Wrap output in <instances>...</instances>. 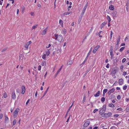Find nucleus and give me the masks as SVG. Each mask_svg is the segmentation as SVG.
Returning <instances> with one entry per match:
<instances>
[{
  "label": "nucleus",
  "mask_w": 129,
  "mask_h": 129,
  "mask_svg": "<svg viewBox=\"0 0 129 129\" xmlns=\"http://www.w3.org/2000/svg\"><path fill=\"white\" fill-rule=\"evenodd\" d=\"M19 111V110L18 109H16L14 111L13 113L14 114V117H17Z\"/></svg>",
  "instance_id": "nucleus-4"
},
{
  "label": "nucleus",
  "mask_w": 129,
  "mask_h": 129,
  "mask_svg": "<svg viewBox=\"0 0 129 129\" xmlns=\"http://www.w3.org/2000/svg\"><path fill=\"white\" fill-rule=\"evenodd\" d=\"M116 69H112V73L113 74H115L116 73Z\"/></svg>",
  "instance_id": "nucleus-16"
},
{
  "label": "nucleus",
  "mask_w": 129,
  "mask_h": 129,
  "mask_svg": "<svg viewBox=\"0 0 129 129\" xmlns=\"http://www.w3.org/2000/svg\"><path fill=\"white\" fill-rule=\"evenodd\" d=\"M85 12V11L83 10L82 11V12H81V14L80 15H81L82 16H83V15H84V13Z\"/></svg>",
  "instance_id": "nucleus-29"
},
{
  "label": "nucleus",
  "mask_w": 129,
  "mask_h": 129,
  "mask_svg": "<svg viewBox=\"0 0 129 129\" xmlns=\"http://www.w3.org/2000/svg\"><path fill=\"white\" fill-rule=\"evenodd\" d=\"M31 41H28L26 44H27L29 46V45L31 44Z\"/></svg>",
  "instance_id": "nucleus-50"
},
{
  "label": "nucleus",
  "mask_w": 129,
  "mask_h": 129,
  "mask_svg": "<svg viewBox=\"0 0 129 129\" xmlns=\"http://www.w3.org/2000/svg\"><path fill=\"white\" fill-rule=\"evenodd\" d=\"M67 81H65V82H64L63 84H62V85H63V87H64V85H65V84H66V83H67Z\"/></svg>",
  "instance_id": "nucleus-47"
},
{
  "label": "nucleus",
  "mask_w": 129,
  "mask_h": 129,
  "mask_svg": "<svg viewBox=\"0 0 129 129\" xmlns=\"http://www.w3.org/2000/svg\"><path fill=\"white\" fill-rule=\"evenodd\" d=\"M117 12L116 11H114L112 13V15L113 17H117L116 14Z\"/></svg>",
  "instance_id": "nucleus-12"
},
{
  "label": "nucleus",
  "mask_w": 129,
  "mask_h": 129,
  "mask_svg": "<svg viewBox=\"0 0 129 129\" xmlns=\"http://www.w3.org/2000/svg\"><path fill=\"white\" fill-rule=\"evenodd\" d=\"M16 92L18 93H19L20 91V90L19 88H17L16 90Z\"/></svg>",
  "instance_id": "nucleus-62"
},
{
  "label": "nucleus",
  "mask_w": 129,
  "mask_h": 129,
  "mask_svg": "<svg viewBox=\"0 0 129 129\" xmlns=\"http://www.w3.org/2000/svg\"><path fill=\"white\" fill-rule=\"evenodd\" d=\"M105 98L104 97H102L101 99V101L102 102H103L105 101Z\"/></svg>",
  "instance_id": "nucleus-32"
},
{
  "label": "nucleus",
  "mask_w": 129,
  "mask_h": 129,
  "mask_svg": "<svg viewBox=\"0 0 129 129\" xmlns=\"http://www.w3.org/2000/svg\"><path fill=\"white\" fill-rule=\"evenodd\" d=\"M70 12H65L64 13V14L65 15H67L69 14H70Z\"/></svg>",
  "instance_id": "nucleus-39"
},
{
  "label": "nucleus",
  "mask_w": 129,
  "mask_h": 129,
  "mask_svg": "<svg viewBox=\"0 0 129 129\" xmlns=\"http://www.w3.org/2000/svg\"><path fill=\"white\" fill-rule=\"evenodd\" d=\"M124 48L125 47H123L121 48L120 49V52H122Z\"/></svg>",
  "instance_id": "nucleus-36"
},
{
  "label": "nucleus",
  "mask_w": 129,
  "mask_h": 129,
  "mask_svg": "<svg viewBox=\"0 0 129 129\" xmlns=\"http://www.w3.org/2000/svg\"><path fill=\"white\" fill-rule=\"evenodd\" d=\"M7 48H5L3 50H2L1 51L2 52H3L4 51H6L7 50Z\"/></svg>",
  "instance_id": "nucleus-54"
},
{
  "label": "nucleus",
  "mask_w": 129,
  "mask_h": 129,
  "mask_svg": "<svg viewBox=\"0 0 129 129\" xmlns=\"http://www.w3.org/2000/svg\"><path fill=\"white\" fill-rule=\"evenodd\" d=\"M112 113L111 112H108V113H104L102 116L103 117H108L112 115Z\"/></svg>",
  "instance_id": "nucleus-3"
},
{
  "label": "nucleus",
  "mask_w": 129,
  "mask_h": 129,
  "mask_svg": "<svg viewBox=\"0 0 129 129\" xmlns=\"http://www.w3.org/2000/svg\"><path fill=\"white\" fill-rule=\"evenodd\" d=\"M5 123H7L9 122V118L7 117V115H5Z\"/></svg>",
  "instance_id": "nucleus-7"
},
{
  "label": "nucleus",
  "mask_w": 129,
  "mask_h": 129,
  "mask_svg": "<svg viewBox=\"0 0 129 129\" xmlns=\"http://www.w3.org/2000/svg\"><path fill=\"white\" fill-rule=\"evenodd\" d=\"M110 64L109 63H108L107 65L106 66V67L107 68H109V67Z\"/></svg>",
  "instance_id": "nucleus-60"
},
{
  "label": "nucleus",
  "mask_w": 129,
  "mask_h": 129,
  "mask_svg": "<svg viewBox=\"0 0 129 129\" xmlns=\"http://www.w3.org/2000/svg\"><path fill=\"white\" fill-rule=\"evenodd\" d=\"M29 46V45H28L27 44H26L25 45V47L26 48H28V47Z\"/></svg>",
  "instance_id": "nucleus-59"
},
{
  "label": "nucleus",
  "mask_w": 129,
  "mask_h": 129,
  "mask_svg": "<svg viewBox=\"0 0 129 129\" xmlns=\"http://www.w3.org/2000/svg\"><path fill=\"white\" fill-rule=\"evenodd\" d=\"M12 97L13 99H14L16 98V96L15 93L14 92H12Z\"/></svg>",
  "instance_id": "nucleus-11"
},
{
  "label": "nucleus",
  "mask_w": 129,
  "mask_h": 129,
  "mask_svg": "<svg viewBox=\"0 0 129 129\" xmlns=\"http://www.w3.org/2000/svg\"><path fill=\"white\" fill-rule=\"evenodd\" d=\"M126 111L127 112H129V108L128 107L126 108Z\"/></svg>",
  "instance_id": "nucleus-52"
},
{
  "label": "nucleus",
  "mask_w": 129,
  "mask_h": 129,
  "mask_svg": "<svg viewBox=\"0 0 129 129\" xmlns=\"http://www.w3.org/2000/svg\"><path fill=\"white\" fill-rule=\"evenodd\" d=\"M98 48L97 47H95L94 48L93 50V53H95L96 51L98 50Z\"/></svg>",
  "instance_id": "nucleus-20"
},
{
  "label": "nucleus",
  "mask_w": 129,
  "mask_h": 129,
  "mask_svg": "<svg viewBox=\"0 0 129 129\" xmlns=\"http://www.w3.org/2000/svg\"><path fill=\"white\" fill-rule=\"evenodd\" d=\"M29 100H30L29 99L27 101V102H26V105H27L28 103H29Z\"/></svg>",
  "instance_id": "nucleus-64"
},
{
  "label": "nucleus",
  "mask_w": 129,
  "mask_h": 129,
  "mask_svg": "<svg viewBox=\"0 0 129 129\" xmlns=\"http://www.w3.org/2000/svg\"><path fill=\"white\" fill-rule=\"evenodd\" d=\"M116 127L115 126H113L111 127L110 129H116Z\"/></svg>",
  "instance_id": "nucleus-43"
},
{
  "label": "nucleus",
  "mask_w": 129,
  "mask_h": 129,
  "mask_svg": "<svg viewBox=\"0 0 129 129\" xmlns=\"http://www.w3.org/2000/svg\"><path fill=\"white\" fill-rule=\"evenodd\" d=\"M92 48L91 47L88 53L87 57H88V56H89V54L92 51Z\"/></svg>",
  "instance_id": "nucleus-26"
},
{
  "label": "nucleus",
  "mask_w": 129,
  "mask_h": 129,
  "mask_svg": "<svg viewBox=\"0 0 129 129\" xmlns=\"http://www.w3.org/2000/svg\"><path fill=\"white\" fill-rule=\"evenodd\" d=\"M41 66L40 65H39L38 66V70H41Z\"/></svg>",
  "instance_id": "nucleus-56"
},
{
  "label": "nucleus",
  "mask_w": 129,
  "mask_h": 129,
  "mask_svg": "<svg viewBox=\"0 0 129 129\" xmlns=\"http://www.w3.org/2000/svg\"><path fill=\"white\" fill-rule=\"evenodd\" d=\"M93 29V27H92L91 29L90 30L89 32L88 33V34L89 35L90 34V33L92 32Z\"/></svg>",
  "instance_id": "nucleus-27"
},
{
  "label": "nucleus",
  "mask_w": 129,
  "mask_h": 129,
  "mask_svg": "<svg viewBox=\"0 0 129 129\" xmlns=\"http://www.w3.org/2000/svg\"><path fill=\"white\" fill-rule=\"evenodd\" d=\"M107 90H108L107 89H104L103 90V93H106V92H107Z\"/></svg>",
  "instance_id": "nucleus-38"
},
{
  "label": "nucleus",
  "mask_w": 129,
  "mask_h": 129,
  "mask_svg": "<svg viewBox=\"0 0 129 129\" xmlns=\"http://www.w3.org/2000/svg\"><path fill=\"white\" fill-rule=\"evenodd\" d=\"M16 120L15 119H14V120L13 122V125H15L16 123Z\"/></svg>",
  "instance_id": "nucleus-34"
},
{
  "label": "nucleus",
  "mask_w": 129,
  "mask_h": 129,
  "mask_svg": "<svg viewBox=\"0 0 129 129\" xmlns=\"http://www.w3.org/2000/svg\"><path fill=\"white\" fill-rule=\"evenodd\" d=\"M107 22H104L102 23L101 25V28H103L105 25V24H107Z\"/></svg>",
  "instance_id": "nucleus-17"
},
{
  "label": "nucleus",
  "mask_w": 129,
  "mask_h": 129,
  "mask_svg": "<svg viewBox=\"0 0 129 129\" xmlns=\"http://www.w3.org/2000/svg\"><path fill=\"white\" fill-rule=\"evenodd\" d=\"M59 23L61 25L62 27L63 25V22L62 20L60 19L59 20Z\"/></svg>",
  "instance_id": "nucleus-22"
},
{
  "label": "nucleus",
  "mask_w": 129,
  "mask_h": 129,
  "mask_svg": "<svg viewBox=\"0 0 129 129\" xmlns=\"http://www.w3.org/2000/svg\"><path fill=\"white\" fill-rule=\"evenodd\" d=\"M54 36L55 37V39L56 40H57L58 41L60 42H61L63 39V38L62 35H58L55 34H54Z\"/></svg>",
  "instance_id": "nucleus-1"
},
{
  "label": "nucleus",
  "mask_w": 129,
  "mask_h": 129,
  "mask_svg": "<svg viewBox=\"0 0 129 129\" xmlns=\"http://www.w3.org/2000/svg\"><path fill=\"white\" fill-rule=\"evenodd\" d=\"M73 105V104L72 103V105H71V106L69 108V109L67 111V113H68L69 111L70 110L71 107H72Z\"/></svg>",
  "instance_id": "nucleus-37"
},
{
  "label": "nucleus",
  "mask_w": 129,
  "mask_h": 129,
  "mask_svg": "<svg viewBox=\"0 0 129 129\" xmlns=\"http://www.w3.org/2000/svg\"><path fill=\"white\" fill-rule=\"evenodd\" d=\"M113 34V32L112 31H111V33H110V39H111L112 35Z\"/></svg>",
  "instance_id": "nucleus-33"
},
{
  "label": "nucleus",
  "mask_w": 129,
  "mask_h": 129,
  "mask_svg": "<svg viewBox=\"0 0 129 129\" xmlns=\"http://www.w3.org/2000/svg\"><path fill=\"white\" fill-rule=\"evenodd\" d=\"M113 51H110V54L111 58L113 56Z\"/></svg>",
  "instance_id": "nucleus-31"
},
{
  "label": "nucleus",
  "mask_w": 129,
  "mask_h": 129,
  "mask_svg": "<svg viewBox=\"0 0 129 129\" xmlns=\"http://www.w3.org/2000/svg\"><path fill=\"white\" fill-rule=\"evenodd\" d=\"M46 54H44L42 56V58L43 59H44L46 57Z\"/></svg>",
  "instance_id": "nucleus-55"
},
{
  "label": "nucleus",
  "mask_w": 129,
  "mask_h": 129,
  "mask_svg": "<svg viewBox=\"0 0 129 129\" xmlns=\"http://www.w3.org/2000/svg\"><path fill=\"white\" fill-rule=\"evenodd\" d=\"M91 70L90 68H89L85 72V73L83 75V77H85L86 75H87V74L88 73V72H89Z\"/></svg>",
  "instance_id": "nucleus-10"
},
{
  "label": "nucleus",
  "mask_w": 129,
  "mask_h": 129,
  "mask_svg": "<svg viewBox=\"0 0 129 129\" xmlns=\"http://www.w3.org/2000/svg\"><path fill=\"white\" fill-rule=\"evenodd\" d=\"M100 91H99L97 92L96 94H94V96L95 97L99 96L100 95Z\"/></svg>",
  "instance_id": "nucleus-13"
},
{
  "label": "nucleus",
  "mask_w": 129,
  "mask_h": 129,
  "mask_svg": "<svg viewBox=\"0 0 129 129\" xmlns=\"http://www.w3.org/2000/svg\"><path fill=\"white\" fill-rule=\"evenodd\" d=\"M126 60V59L125 58H123L122 60V62L123 63L125 62Z\"/></svg>",
  "instance_id": "nucleus-48"
},
{
  "label": "nucleus",
  "mask_w": 129,
  "mask_h": 129,
  "mask_svg": "<svg viewBox=\"0 0 129 129\" xmlns=\"http://www.w3.org/2000/svg\"><path fill=\"white\" fill-rule=\"evenodd\" d=\"M109 51H113V47L112 46H111L110 47V49L109 50Z\"/></svg>",
  "instance_id": "nucleus-45"
},
{
  "label": "nucleus",
  "mask_w": 129,
  "mask_h": 129,
  "mask_svg": "<svg viewBox=\"0 0 129 129\" xmlns=\"http://www.w3.org/2000/svg\"><path fill=\"white\" fill-rule=\"evenodd\" d=\"M115 90V89L114 88H113L111 90H110L108 92V94L109 95L110 94L112 93Z\"/></svg>",
  "instance_id": "nucleus-8"
},
{
  "label": "nucleus",
  "mask_w": 129,
  "mask_h": 129,
  "mask_svg": "<svg viewBox=\"0 0 129 129\" xmlns=\"http://www.w3.org/2000/svg\"><path fill=\"white\" fill-rule=\"evenodd\" d=\"M107 19L108 20V21L109 22H110L111 21V19L110 17L108 15L107 16Z\"/></svg>",
  "instance_id": "nucleus-23"
},
{
  "label": "nucleus",
  "mask_w": 129,
  "mask_h": 129,
  "mask_svg": "<svg viewBox=\"0 0 129 129\" xmlns=\"http://www.w3.org/2000/svg\"><path fill=\"white\" fill-rule=\"evenodd\" d=\"M47 31V28L44 29L42 31V34L43 35H45L46 33V31Z\"/></svg>",
  "instance_id": "nucleus-19"
},
{
  "label": "nucleus",
  "mask_w": 129,
  "mask_h": 129,
  "mask_svg": "<svg viewBox=\"0 0 129 129\" xmlns=\"http://www.w3.org/2000/svg\"><path fill=\"white\" fill-rule=\"evenodd\" d=\"M117 110H119L120 111H122V109L121 108H120L117 109Z\"/></svg>",
  "instance_id": "nucleus-49"
},
{
  "label": "nucleus",
  "mask_w": 129,
  "mask_h": 129,
  "mask_svg": "<svg viewBox=\"0 0 129 129\" xmlns=\"http://www.w3.org/2000/svg\"><path fill=\"white\" fill-rule=\"evenodd\" d=\"M123 68V65H121L120 66V69L122 70Z\"/></svg>",
  "instance_id": "nucleus-63"
},
{
  "label": "nucleus",
  "mask_w": 129,
  "mask_h": 129,
  "mask_svg": "<svg viewBox=\"0 0 129 129\" xmlns=\"http://www.w3.org/2000/svg\"><path fill=\"white\" fill-rule=\"evenodd\" d=\"M23 56V55H22V54H20L19 56V59H21V57H22Z\"/></svg>",
  "instance_id": "nucleus-51"
},
{
  "label": "nucleus",
  "mask_w": 129,
  "mask_h": 129,
  "mask_svg": "<svg viewBox=\"0 0 129 129\" xmlns=\"http://www.w3.org/2000/svg\"><path fill=\"white\" fill-rule=\"evenodd\" d=\"M90 122L89 121H87L84 123L83 125L84 127H86L88 126L90 124Z\"/></svg>",
  "instance_id": "nucleus-6"
},
{
  "label": "nucleus",
  "mask_w": 129,
  "mask_h": 129,
  "mask_svg": "<svg viewBox=\"0 0 129 129\" xmlns=\"http://www.w3.org/2000/svg\"><path fill=\"white\" fill-rule=\"evenodd\" d=\"M42 66H44L46 64V63L45 62L43 61L42 62Z\"/></svg>",
  "instance_id": "nucleus-58"
},
{
  "label": "nucleus",
  "mask_w": 129,
  "mask_h": 129,
  "mask_svg": "<svg viewBox=\"0 0 129 129\" xmlns=\"http://www.w3.org/2000/svg\"><path fill=\"white\" fill-rule=\"evenodd\" d=\"M7 94L5 92L4 93V97L5 98H6L7 96Z\"/></svg>",
  "instance_id": "nucleus-44"
},
{
  "label": "nucleus",
  "mask_w": 129,
  "mask_h": 129,
  "mask_svg": "<svg viewBox=\"0 0 129 129\" xmlns=\"http://www.w3.org/2000/svg\"><path fill=\"white\" fill-rule=\"evenodd\" d=\"M117 98L118 100H120L121 98L120 95H118L117 97Z\"/></svg>",
  "instance_id": "nucleus-41"
},
{
  "label": "nucleus",
  "mask_w": 129,
  "mask_h": 129,
  "mask_svg": "<svg viewBox=\"0 0 129 129\" xmlns=\"http://www.w3.org/2000/svg\"><path fill=\"white\" fill-rule=\"evenodd\" d=\"M119 116V115L118 114H115L114 115V116L116 117H118Z\"/></svg>",
  "instance_id": "nucleus-57"
},
{
  "label": "nucleus",
  "mask_w": 129,
  "mask_h": 129,
  "mask_svg": "<svg viewBox=\"0 0 129 129\" xmlns=\"http://www.w3.org/2000/svg\"><path fill=\"white\" fill-rule=\"evenodd\" d=\"M50 53V52L49 51V50H48V51L46 52V55L47 56H48Z\"/></svg>",
  "instance_id": "nucleus-28"
},
{
  "label": "nucleus",
  "mask_w": 129,
  "mask_h": 129,
  "mask_svg": "<svg viewBox=\"0 0 129 129\" xmlns=\"http://www.w3.org/2000/svg\"><path fill=\"white\" fill-rule=\"evenodd\" d=\"M108 105L109 106L112 108H114L115 107L114 105L113 104H109Z\"/></svg>",
  "instance_id": "nucleus-18"
},
{
  "label": "nucleus",
  "mask_w": 129,
  "mask_h": 129,
  "mask_svg": "<svg viewBox=\"0 0 129 129\" xmlns=\"http://www.w3.org/2000/svg\"><path fill=\"white\" fill-rule=\"evenodd\" d=\"M73 63V62L71 60L69 61L67 63L68 65H70L71 64Z\"/></svg>",
  "instance_id": "nucleus-24"
},
{
  "label": "nucleus",
  "mask_w": 129,
  "mask_h": 129,
  "mask_svg": "<svg viewBox=\"0 0 129 129\" xmlns=\"http://www.w3.org/2000/svg\"><path fill=\"white\" fill-rule=\"evenodd\" d=\"M123 83V80L122 79H120L118 81V83L119 84L121 85Z\"/></svg>",
  "instance_id": "nucleus-9"
},
{
  "label": "nucleus",
  "mask_w": 129,
  "mask_h": 129,
  "mask_svg": "<svg viewBox=\"0 0 129 129\" xmlns=\"http://www.w3.org/2000/svg\"><path fill=\"white\" fill-rule=\"evenodd\" d=\"M115 95H111V99H112V98H115Z\"/></svg>",
  "instance_id": "nucleus-61"
},
{
  "label": "nucleus",
  "mask_w": 129,
  "mask_h": 129,
  "mask_svg": "<svg viewBox=\"0 0 129 129\" xmlns=\"http://www.w3.org/2000/svg\"><path fill=\"white\" fill-rule=\"evenodd\" d=\"M118 46H119L118 44H116V45L115 46V50H117V49L118 48Z\"/></svg>",
  "instance_id": "nucleus-30"
},
{
  "label": "nucleus",
  "mask_w": 129,
  "mask_h": 129,
  "mask_svg": "<svg viewBox=\"0 0 129 129\" xmlns=\"http://www.w3.org/2000/svg\"><path fill=\"white\" fill-rule=\"evenodd\" d=\"M3 117V114L2 113L0 114V119H2Z\"/></svg>",
  "instance_id": "nucleus-53"
},
{
  "label": "nucleus",
  "mask_w": 129,
  "mask_h": 129,
  "mask_svg": "<svg viewBox=\"0 0 129 129\" xmlns=\"http://www.w3.org/2000/svg\"><path fill=\"white\" fill-rule=\"evenodd\" d=\"M109 9L111 10H113L114 9V6L111 5H110L109 7Z\"/></svg>",
  "instance_id": "nucleus-15"
},
{
  "label": "nucleus",
  "mask_w": 129,
  "mask_h": 129,
  "mask_svg": "<svg viewBox=\"0 0 129 129\" xmlns=\"http://www.w3.org/2000/svg\"><path fill=\"white\" fill-rule=\"evenodd\" d=\"M85 96H84L83 98V99L82 100V102L83 103H84L85 102Z\"/></svg>",
  "instance_id": "nucleus-42"
},
{
  "label": "nucleus",
  "mask_w": 129,
  "mask_h": 129,
  "mask_svg": "<svg viewBox=\"0 0 129 129\" xmlns=\"http://www.w3.org/2000/svg\"><path fill=\"white\" fill-rule=\"evenodd\" d=\"M83 16H82L81 15H80L79 17V20H78V24H79L81 22V20L82 19V18L83 17Z\"/></svg>",
  "instance_id": "nucleus-14"
},
{
  "label": "nucleus",
  "mask_w": 129,
  "mask_h": 129,
  "mask_svg": "<svg viewBox=\"0 0 129 129\" xmlns=\"http://www.w3.org/2000/svg\"><path fill=\"white\" fill-rule=\"evenodd\" d=\"M62 66H61V67L60 68V69H59V70H58L57 71V72L58 73H59L61 71V69H62Z\"/></svg>",
  "instance_id": "nucleus-40"
},
{
  "label": "nucleus",
  "mask_w": 129,
  "mask_h": 129,
  "mask_svg": "<svg viewBox=\"0 0 129 129\" xmlns=\"http://www.w3.org/2000/svg\"><path fill=\"white\" fill-rule=\"evenodd\" d=\"M118 39L117 40L116 43V44H118L120 41V36H118Z\"/></svg>",
  "instance_id": "nucleus-21"
},
{
  "label": "nucleus",
  "mask_w": 129,
  "mask_h": 129,
  "mask_svg": "<svg viewBox=\"0 0 129 129\" xmlns=\"http://www.w3.org/2000/svg\"><path fill=\"white\" fill-rule=\"evenodd\" d=\"M22 89V92L21 93L22 94H24L25 90V87L24 86H22L21 87Z\"/></svg>",
  "instance_id": "nucleus-5"
},
{
  "label": "nucleus",
  "mask_w": 129,
  "mask_h": 129,
  "mask_svg": "<svg viewBox=\"0 0 129 129\" xmlns=\"http://www.w3.org/2000/svg\"><path fill=\"white\" fill-rule=\"evenodd\" d=\"M38 25H34L33 26L31 29V30H33V29H35L37 28V26Z\"/></svg>",
  "instance_id": "nucleus-25"
},
{
  "label": "nucleus",
  "mask_w": 129,
  "mask_h": 129,
  "mask_svg": "<svg viewBox=\"0 0 129 129\" xmlns=\"http://www.w3.org/2000/svg\"><path fill=\"white\" fill-rule=\"evenodd\" d=\"M127 87V86L126 85H124L123 87V89L124 90H126Z\"/></svg>",
  "instance_id": "nucleus-35"
},
{
  "label": "nucleus",
  "mask_w": 129,
  "mask_h": 129,
  "mask_svg": "<svg viewBox=\"0 0 129 129\" xmlns=\"http://www.w3.org/2000/svg\"><path fill=\"white\" fill-rule=\"evenodd\" d=\"M98 110V109H95L93 110V113H95Z\"/></svg>",
  "instance_id": "nucleus-46"
},
{
  "label": "nucleus",
  "mask_w": 129,
  "mask_h": 129,
  "mask_svg": "<svg viewBox=\"0 0 129 129\" xmlns=\"http://www.w3.org/2000/svg\"><path fill=\"white\" fill-rule=\"evenodd\" d=\"M106 109V105H103V108L101 109L100 111V114L102 115L105 112Z\"/></svg>",
  "instance_id": "nucleus-2"
}]
</instances>
